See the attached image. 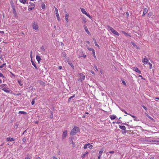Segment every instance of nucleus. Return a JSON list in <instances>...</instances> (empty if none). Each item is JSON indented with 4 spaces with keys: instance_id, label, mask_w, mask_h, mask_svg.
<instances>
[{
    "instance_id": "nucleus-55",
    "label": "nucleus",
    "mask_w": 159,
    "mask_h": 159,
    "mask_svg": "<svg viewBox=\"0 0 159 159\" xmlns=\"http://www.w3.org/2000/svg\"><path fill=\"white\" fill-rule=\"evenodd\" d=\"M52 158L53 159H58V158L55 157H53Z\"/></svg>"
},
{
    "instance_id": "nucleus-16",
    "label": "nucleus",
    "mask_w": 159,
    "mask_h": 159,
    "mask_svg": "<svg viewBox=\"0 0 159 159\" xmlns=\"http://www.w3.org/2000/svg\"><path fill=\"white\" fill-rule=\"evenodd\" d=\"M84 29L85 30L86 32L88 34H90V33L89 32V31L88 30L87 27L85 25H84Z\"/></svg>"
},
{
    "instance_id": "nucleus-7",
    "label": "nucleus",
    "mask_w": 159,
    "mask_h": 159,
    "mask_svg": "<svg viewBox=\"0 0 159 159\" xmlns=\"http://www.w3.org/2000/svg\"><path fill=\"white\" fill-rule=\"evenodd\" d=\"M67 134V130H65L63 133L62 135V139H65L66 136Z\"/></svg>"
},
{
    "instance_id": "nucleus-10",
    "label": "nucleus",
    "mask_w": 159,
    "mask_h": 159,
    "mask_svg": "<svg viewBox=\"0 0 159 159\" xmlns=\"http://www.w3.org/2000/svg\"><path fill=\"white\" fill-rule=\"evenodd\" d=\"M133 70L141 74V71L137 67L133 68Z\"/></svg>"
},
{
    "instance_id": "nucleus-37",
    "label": "nucleus",
    "mask_w": 159,
    "mask_h": 159,
    "mask_svg": "<svg viewBox=\"0 0 159 159\" xmlns=\"http://www.w3.org/2000/svg\"><path fill=\"white\" fill-rule=\"evenodd\" d=\"M82 21L84 23H86V19L85 18H83L82 19Z\"/></svg>"
},
{
    "instance_id": "nucleus-14",
    "label": "nucleus",
    "mask_w": 159,
    "mask_h": 159,
    "mask_svg": "<svg viewBox=\"0 0 159 159\" xmlns=\"http://www.w3.org/2000/svg\"><path fill=\"white\" fill-rule=\"evenodd\" d=\"M89 153V152L86 151L84 154H82L81 156V157L83 158H84Z\"/></svg>"
},
{
    "instance_id": "nucleus-12",
    "label": "nucleus",
    "mask_w": 159,
    "mask_h": 159,
    "mask_svg": "<svg viewBox=\"0 0 159 159\" xmlns=\"http://www.w3.org/2000/svg\"><path fill=\"white\" fill-rule=\"evenodd\" d=\"M6 139L8 141H13L15 140V139L14 138L10 137L7 138Z\"/></svg>"
},
{
    "instance_id": "nucleus-15",
    "label": "nucleus",
    "mask_w": 159,
    "mask_h": 159,
    "mask_svg": "<svg viewBox=\"0 0 159 159\" xmlns=\"http://www.w3.org/2000/svg\"><path fill=\"white\" fill-rule=\"evenodd\" d=\"M36 59L37 61L39 62V61L41 60V57L38 55L36 56Z\"/></svg>"
},
{
    "instance_id": "nucleus-40",
    "label": "nucleus",
    "mask_w": 159,
    "mask_h": 159,
    "mask_svg": "<svg viewBox=\"0 0 159 159\" xmlns=\"http://www.w3.org/2000/svg\"><path fill=\"white\" fill-rule=\"evenodd\" d=\"M131 43L134 47H135L136 46V44L134 43L133 42H131Z\"/></svg>"
},
{
    "instance_id": "nucleus-19",
    "label": "nucleus",
    "mask_w": 159,
    "mask_h": 159,
    "mask_svg": "<svg viewBox=\"0 0 159 159\" xmlns=\"http://www.w3.org/2000/svg\"><path fill=\"white\" fill-rule=\"evenodd\" d=\"M38 82L40 84L42 85H44L45 84L43 81L41 80H39Z\"/></svg>"
},
{
    "instance_id": "nucleus-38",
    "label": "nucleus",
    "mask_w": 159,
    "mask_h": 159,
    "mask_svg": "<svg viewBox=\"0 0 159 159\" xmlns=\"http://www.w3.org/2000/svg\"><path fill=\"white\" fill-rule=\"evenodd\" d=\"M5 65H6L5 63H4L2 65H1L0 66V68H2Z\"/></svg>"
},
{
    "instance_id": "nucleus-29",
    "label": "nucleus",
    "mask_w": 159,
    "mask_h": 159,
    "mask_svg": "<svg viewBox=\"0 0 159 159\" xmlns=\"http://www.w3.org/2000/svg\"><path fill=\"white\" fill-rule=\"evenodd\" d=\"M19 113L24 114H26V113L25 112L21 111H19Z\"/></svg>"
},
{
    "instance_id": "nucleus-34",
    "label": "nucleus",
    "mask_w": 159,
    "mask_h": 159,
    "mask_svg": "<svg viewBox=\"0 0 159 159\" xmlns=\"http://www.w3.org/2000/svg\"><path fill=\"white\" fill-rule=\"evenodd\" d=\"M147 116L151 120H154V119L151 117L150 116L147 114Z\"/></svg>"
},
{
    "instance_id": "nucleus-30",
    "label": "nucleus",
    "mask_w": 159,
    "mask_h": 159,
    "mask_svg": "<svg viewBox=\"0 0 159 159\" xmlns=\"http://www.w3.org/2000/svg\"><path fill=\"white\" fill-rule=\"evenodd\" d=\"M122 33L125 35H128V36H130V35H129V34H128L127 33H126L124 31H123L122 32Z\"/></svg>"
},
{
    "instance_id": "nucleus-9",
    "label": "nucleus",
    "mask_w": 159,
    "mask_h": 159,
    "mask_svg": "<svg viewBox=\"0 0 159 159\" xmlns=\"http://www.w3.org/2000/svg\"><path fill=\"white\" fill-rule=\"evenodd\" d=\"M35 7V4H33V6L31 7L30 5H29L28 6V10L30 11L33 9Z\"/></svg>"
},
{
    "instance_id": "nucleus-23",
    "label": "nucleus",
    "mask_w": 159,
    "mask_h": 159,
    "mask_svg": "<svg viewBox=\"0 0 159 159\" xmlns=\"http://www.w3.org/2000/svg\"><path fill=\"white\" fill-rule=\"evenodd\" d=\"M19 1L21 3L25 4L26 3L27 0H20Z\"/></svg>"
},
{
    "instance_id": "nucleus-59",
    "label": "nucleus",
    "mask_w": 159,
    "mask_h": 159,
    "mask_svg": "<svg viewBox=\"0 0 159 159\" xmlns=\"http://www.w3.org/2000/svg\"><path fill=\"white\" fill-rule=\"evenodd\" d=\"M101 156H100L99 155V156H98V159H100Z\"/></svg>"
},
{
    "instance_id": "nucleus-60",
    "label": "nucleus",
    "mask_w": 159,
    "mask_h": 159,
    "mask_svg": "<svg viewBox=\"0 0 159 159\" xmlns=\"http://www.w3.org/2000/svg\"><path fill=\"white\" fill-rule=\"evenodd\" d=\"M83 57L84 58H85L86 57V55H84L83 56Z\"/></svg>"
},
{
    "instance_id": "nucleus-57",
    "label": "nucleus",
    "mask_w": 159,
    "mask_h": 159,
    "mask_svg": "<svg viewBox=\"0 0 159 159\" xmlns=\"http://www.w3.org/2000/svg\"><path fill=\"white\" fill-rule=\"evenodd\" d=\"M36 159H41V158L39 157H36Z\"/></svg>"
},
{
    "instance_id": "nucleus-56",
    "label": "nucleus",
    "mask_w": 159,
    "mask_h": 159,
    "mask_svg": "<svg viewBox=\"0 0 159 159\" xmlns=\"http://www.w3.org/2000/svg\"><path fill=\"white\" fill-rule=\"evenodd\" d=\"M139 77H141L142 79H143V77H142V75H139Z\"/></svg>"
},
{
    "instance_id": "nucleus-22",
    "label": "nucleus",
    "mask_w": 159,
    "mask_h": 159,
    "mask_svg": "<svg viewBox=\"0 0 159 159\" xmlns=\"http://www.w3.org/2000/svg\"><path fill=\"white\" fill-rule=\"evenodd\" d=\"M110 118L111 120H113L116 119V116L115 115H111L110 116Z\"/></svg>"
},
{
    "instance_id": "nucleus-32",
    "label": "nucleus",
    "mask_w": 159,
    "mask_h": 159,
    "mask_svg": "<svg viewBox=\"0 0 159 159\" xmlns=\"http://www.w3.org/2000/svg\"><path fill=\"white\" fill-rule=\"evenodd\" d=\"M18 82L20 85L22 86V85L23 84L21 81L18 80Z\"/></svg>"
},
{
    "instance_id": "nucleus-48",
    "label": "nucleus",
    "mask_w": 159,
    "mask_h": 159,
    "mask_svg": "<svg viewBox=\"0 0 159 159\" xmlns=\"http://www.w3.org/2000/svg\"><path fill=\"white\" fill-rule=\"evenodd\" d=\"M51 115L50 116V117L51 118H52L53 117V114H52V111L51 112Z\"/></svg>"
},
{
    "instance_id": "nucleus-53",
    "label": "nucleus",
    "mask_w": 159,
    "mask_h": 159,
    "mask_svg": "<svg viewBox=\"0 0 159 159\" xmlns=\"http://www.w3.org/2000/svg\"><path fill=\"white\" fill-rule=\"evenodd\" d=\"M94 68H95L96 69V70H97V71L98 70L97 67V66H94Z\"/></svg>"
},
{
    "instance_id": "nucleus-6",
    "label": "nucleus",
    "mask_w": 159,
    "mask_h": 159,
    "mask_svg": "<svg viewBox=\"0 0 159 159\" xmlns=\"http://www.w3.org/2000/svg\"><path fill=\"white\" fill-rule=\"evenodd\" d=\"M5 92H6L7 93H10V89L7 87H5V88H3V89H2Z\"/></svg>"
},
{
    "instance_id": "nucleus-2",
    "label": "nucleus",
    "mask_w": 159,
    "mask_h": 159,
    "mask_svg": "<svg viewBox=\"0 0 159 159\" xmlns=\"http://www.w3.org/2000/svg\"><path fill=\"white\" fill-rule=\"evenodd\" d=\"M33 29L36 30H39V26L37 22H34L32 23Z\"/></svg>"
},
{
    "instance_id": "nucleus-17",
    "label": "nucleus",
    "mask_w": 159,
    "mask_h": 159,
    "mask_svg": "<svg viewBox=\"0 0 159 159\" xmlns=\"http://www.w3.org/2000/svg\"><path fill=\"white\" fill-rule=\"evenodd\" d=\"M1 89H2L3 88H5V87H7V85L6 84H2V85H1Z\"/></svg>"
},
{
    "instance_id": "nucleus-58",
    "label": "nucleus",
    "mask_w": 159,
    "mask_h": 159,
    "mask_svg": "<svg viewBox=\"0 0 159 159\" xmlns=\"http://www.w3.org/2000/svg\"><path fill=\"white\" fill-rule=\"evenodd\" d=\"M91 72L92 74H95V73L94 71H91Z\"/></svg>"
},
{
    "instance_id": "nucleus-61",
    "label": "nucleus",
    "mask_w": 159,
    "mask_h": 159,
    "mask_svg": "<svg viewBox=\"0 0 159 159\" xmlns=\"http://www.w3.org/2000/svg\"><path fill=\"white\" fill-rule=\"evenodd\" d=\"M133 118H135V116H132V115H130Z\"/></svg>"
},
{
    "instance_id": "nucleus-13",
    "label": "nucleus",
    "mask_w": 159,
    "mask_h": 159,
    "mask_svg": "<svg viewBox=\"0 0 159 159\" xmlns=\"http://www.w3.org/2000/svg\"><path fill=\"white\" fill-rule=\"evenodd\" d=\"M148 9L147 8H145L143 10V14L142 16H143L144 15H145L148 12Z\"/></svg>"
},
{
    "instance_id": "nucleus-20",
    "label": "nucleus",
    "mask_w": 159,
    "mask_h": 159,
    "mask_svg": "<svg viewBox=\"0 0 159 159\" xmlns=\"http://www.w3.org/2000/svg\"><path fill=\"white\" fill-rule=\"evenodd\" d=\"M69 16V14L68 13L66 14L65 15V20L66 22H68V17Z\"/></svg>"
},
{
    "instance_id": "nucleus-54",
    "label": "nucleus",
    "mask_w": 159,
    "mask_h": 159,
    "mask_svg": "<svg viewBox=\"0 0 159 159\" xmlns=\"http://www.w3.org/2000/svg\"><path fill=\"white\" fill-rule=\"evenodd\" d=\"M69 64L73 68L74 67V66H73V65H72V63H69Z\"/></svg>"
},
{
    "instance_id": "nucleus-28",
    "label": "nucleus",
    "mask_w": 159,
    "mask_h": 159,
    "mask_svg": "<svg viewBox=\"0 0 159 159\" xmlns=\"http://www.w3.org/2000/svg\"><path fill=\"white\" fill-rule=\"evenodd\" d=\"M89 145V143H88V144H85L84 146V149H86L87 148L88 146Z\"/></svg>"
},
{
    "instance_id": "nucleus-18",
    "label": "nucleus",
    "mask_w": 159,
    "mask_h": 159,
    "mask_svg": "<svg viewBox=\"0 0 159 159\" xmlns=\"http://www.w3.org/2000/svg\"><path fill=\"white\" fill-rule=\"evenodd\" d=\"M119 128L120 129L124 130H125L126 129L124 125H120Z\"/></svg>"
},
{
    "instance_id": "nucleus-52",
    "label": "nucleus",
    "mask_w": 159,
    "mask_h": 159,
    "mask_svg": "<svg viewBox=\"0 0 159 159\" xmlns=\"http://www.w3.org/2000/svg\"><path fill=\"white\" fill-rule=\"evenodd\" d=\"M58 68L59 70H61L62 69V67L61 66H59L58 67Z\"/></svg>"
},
{
    "instance_id": "nucleus-50",
    "label": "nucleus",
    "mask_w": 159,
    "mask_h": 159,
    "mask_svg": "<svg viewBox=\"0 0 159 159\" xmlns=\"http://www.w3.org/2000/svg\"><path fill=\"white\" fill-rule=\"evenodd\" d=\"M25 159H31L30 157H25Z\"/></svg>"
},
{
    "instance_id": "nucleus-11",
    "label": "nucleus",
    "mask_w": 159,
    "mask_h": 159,
    "mask_svg": "<svg viewBox=\"0 0 159 159\" xmlns=\"http://www.w3.org/2000/svg\"><path fill=\"white\" fill-rule=\"evenodd\" d=\"M104 150V148H101L99 152V155L100 156H102L103 152Z\"/></svg>"
},
{
    "instance_id": "nucleus-45",
    "label": "nucleus",
    "mask_w": 159,
    "mask_h": 159,
    "mask_svg": "<svg viewBox=\"0 0 159 159\" xmlns=\"http://www.w3.org/2000/svg\"><path fill=\"white\" fill-rule=\"evenodd\" d=\"M88 49L89 51H93V49L91 48H88Z\"/></svg>"
},
{
    "instance_id": "nucleus-26",
    "label": "nucleus",
    "mask_w": 159,
    "mask_h": 159,
    "mask_svg": "<svg viewBox=\"0 0 159 159\" xmlns=\"http://www.w3.org/2000/svg\"><path fill=\"white\" fill-rule=\"evenodd\" d=\"M56 16L57 17V20H60V18L58 13H56Z\"/></svg>"
},
{
    "instance_id": "nucleus-62",
    "label": "nucleus",
    "mask_w": 159,
    "mask_h": 159,
    "mask_svg": "<svg viewBox=\"0 0 159 159\" xmlns=\"http://www.w3.org/2000/svg\"><path fill=\"white\" fill-rule=\"evenodd\" d=\"M30 3V5L31 7L33 6V4H34V3Z\"/></svg>"
},
{
    "instance_id": "nucleus-33",
    "label": "nucleus",
    "mask_w": 159,
    "mask_h": 159,
    "mask_svg": "<svg viewBox=\"0 0 159 159\" xmlns=\"http://www.w3.org/2000/svg\"><path fill=\"white\" fill-rule=\"evenodd\" d=\"M41 49L42 51H43V52H44L45 51L44 48V46H42L41 47Z\"/></svg>"
},
{
    "instance_id": "nucleus-39",
    "label": "nucleus",
    "mask_w": 159,
    "mask_h": 159,
    "mask_svg": "<svg viewBox=\"0 0 159 159\" xmlns=\"http://www.w3.org/2000/svg\"><path fill=\"white\" fill-rule=\"evenodd\" d=\"M0 77L4 78V76L3 75V74L0 72Z\"/></svg>"
},
{
    "instance_id": "nucleus-41",
    "label": "nucleus",
    "mask_w": 159,
    "mask_h": 159,
    "mask_svg": "<svg viewBox=\"0 0 159 159\" xmlns=\"http://www.w3.org/2000/svg\"><path fill=\"white\" fill-rule=\"evenodd\" d=\"M19 123L16 122L15 124V126L17 127L19 126Z\"/></svg>"
},
{
    "instance_id": "nucleus-47",
    "label": "nucleus",
    "mask_w": 159,
    "mask_h": 159,
    "mask_svg": "<svg viewBox=\"0 0 159 159\" xmlns=\"http://www.w3.org/2000/svg\"><path fill=\"white\" fill-rule=\"evenodd\" d=\"M45 5L44 4H43L42 5V8H43V9H44L45 8Z\"/></svg>"
},
{
    "instance_id": "nucleus-64",
    "label": "nucleus",
    "mask_w": 159,
    "mask_h": 159,
    "mask_svg": "<svg viewBox=\"0 0 159 159\" xmlns=\"http://www.w3.org/2000/svg\"><path fill=\"white\" fill-rule=\"evenodd\" d=\"M137 49H139V48L136 45V46L135 47Z\"/></svg>"
},
{
    "instance_id": "nucleus-24",
    "label": "nucleus",
    "mask_w": 159,
    "mask_h": 159,
    "mask_svg": "<svg viewBox=\"0 0 159 159\" xmlns=\"http://www.w3.org/2000/svg\"><path fill=\"white\" fill-rule=\"evenodd\" d=\"M92 51L93 54V57L95 58H96V56H95V50L93 49V51Z\"/></svg>"
},
{
    "instance_id": "nucleus-4",
    "label": "nucleus",
    "mask_w": 159,
    "mask_h": 159,
    "mask_svg": "<svg viewBox=\"0 0 159 159\" xmlns=\"http://www.w3.org/2000/svg\"><path fill=\"white\" fill-rule=\"evenodd\" d=\"M84 79L85 75L83 74L80 73V78L78 80V81L81 82L84 80Z\"/></svg>"
},
{
    "instance_id": "nucleus-51",
    "label": "nucleus",
    "mask_w": 159,
    "mask_h": 159,
    "mask_svg": "<svg viewBox=\"0 0 159 159\" xmlns=\"http://www.w3.org/2000/svg\"><path fill=\"white\" fill-rule=\"evenodd\" d=\"M109 152L110 153H114V151H110V152Z\"/></svg>"
},
{
    "instance_id": "nucleus-46",
    "label": "nucleus",
    "mask_w": 159,
    "mask_h": 159,
    "mask_svg": "<svg viewBox=\"0 0 159 159\" xmlns=\"http://www.w3.org/2000/svg\"><path fill=\"white\" fill-rule=\"evenodd\" d=\"M55 10L56 12V13H58V9L56 8H55Z\"/></svg>"
},
{
    "instance_id": "nucleus-25",
    "label": "nucleus",
    "mask_w": 159,
    "mask_h": 159,
    "mask_svg": "<svg viewBox=\"0 0 159 159\" xmlns=\"http://www.w3.org/2000/svg\"><path fill=\"white\" fill-rule=\"evenodd\" d=\"M93 40H94V42L95 45L96 46H97L98 47H99V46L97 44L96 40L95 39H93Z\"/></svg>"
},
{
    "instance_id": "nucleus-36",
    "label": "nucleus",
    "mask_w": 159,
    "mask_h": 159,
    "mask_svg": "<svg viewBox=\"0 0 159 159\" xmlns=\"http://www.w3.org/2000/svg\"><path fill=\"white\" fill-rule=\"evenodd\" d=\"M26 141V138H24L23 139L22 141L24 142H25Z\"/></svg>"
},
{
    "instance_id": "nucleus-8",
    "label": "nucleus",
    "mask_w": 159,
    "mask_h": 159,
    "mask_svg": "<svg viewBox=\"0 0 159 159\" xmlns=\"http://www.w3.org/2000/svg\"><path fill=\"white\" fill-rule=\"evenodd\" d=\"M148 59L147 58H146V57H145V58L143 59L142 61V62L144 63V64H147L148 63Z\"/></svg>"
},
{
    "instance_id": "nucleus-31",
    "label": "nucleus",
    "mask_w": 159,
    "mask_h": 159,
    "mask_svg": "<svg viewBox=\"0 0 159 159\" xmlns=\"http://www.w3.org/2000/svg\"><path fill=\"white\" fill-rule=\"evenodd\" d=\"M36 98H34L33 100L32 101V102H31V104L32 105H33L34 104V103H35V101H34V100Z\"/></svg>"
},
{
    "instance_id": "nucleus-49",
    "label": "nucleus",
    "mask_w": 159,
    "mask_h": 159,
    "mask_svg": "<svg viewBox=\"0 0 159 159\" xmlns=\"http://www.w3.org/2000/svg\"><path fill=\"white\" fill-rule=\"evenodd\" d=\"M142 107L144 109H145V110H147V107L144 106L143 105L142 106Z\"/></svg>"
},
{
    "instance_id": "nucleus-3",
    "label": "nucleus",
    "mask_w": 159,
    "mask_h": 159,
    "mask_svg": "<svg viewBox=\"0 0 159 159\" xmlns=\"http://www.w3.org/2000/svg\"><path fill=\"white\" fill-rule=\"evenodd\" d=\"M108 29L110 30L111 32L113 33L114 34H115L119 36V33L117 32L112 27H110V26L108 27Z\"/></svg>"
},
{
    "instance_id": "nucleus-42",
    "label": "nucleus",
    "mask_w": 159,
    "mask_h": 159,
    "mask_svg": "<svg viewBox=\"0 0 159 159\" xmlns=\"http://www.w3.org/2000/svg\"><path fill=\"white\" fill-rule=\"evenodd\" d=\"M88 147L90 148V149H91L93 147V145H89L88 146Z\"/></svg>"
},
{
    "instance_id": "nucleus-5",
    "label": "nucleus",
    "mask_w": 159,
    "mask_h": 159,
    "mask_svg": "<svg viewBox=\"0 0 159 159\" xmlns=\"http://www.w3.org/2000/svg\"><path fill=\"white\" fill-rule=\"evenodd\" d=\"M81 12L82 13L84 14H85L87 16L89 17V18H91V16L88 14L86 12L85 10L83 8H80Z\"/></svg>"
},
{
    "instance_id": "nucleus-44",
    "label": "nucleus",
    "mask_w": 159,
    "mask_h": 159,
    "mask_svg": "<svg viewBox=\"0 0 159 159\" xmlns=\"http://www.w3.org/2000/svg\"><path fill=\"white\" fill-rule=\"evenodd\" d=\"M122 83L125 85H126V84L125 81L122 80Z\"/></svg>"
},
{
    "instance_id": "nucleus-1",
    "label": "nucleus",
    "mask_w": 159,
    "mask_h": 159,
    "mask_svg": "<svg viewBox=\"0 0 159 159\" xmlns=\"http://www.w3.org/2000/svg\"><path fill=\"white\" fill-rule=\"evenodd\" d=\"M79 131L78 127L75 126L71 131L70 134L71 135H74L77 133Z\"/></svg>"
},
{
    "instance_id": "nucleus-21",
    "label": "nucleus",
    "mask_w": 159,
    "mask_h": 159,
    "mask_svg": "<svg viewBox=\"0 0 159 159\" xmlns=\"http://www.w3.org/2000/svg\"><path fill=\"white\" fill-rule=\"evenodd\" d=\"M31 62L32 65L37 70L38 68L36 66V65H35V62H34V61H31Z\"/></svg>"
},
{
    "instance_id": "nucleus-35",
    "label": "nucleus",
    "mask_w": 159,
    "mask_h": 159,
    "mask_svg": "<svg viewBox=\"0 0 159 159\" xmlns=\"http://www.w3.org/2000/svg\"><path fill=\"white\" fill-rule=\"evenodd\" d=\"M148 64L149 65V68L151 69L152 68V65L150 62L148 63Z\"/></svg>"
},
{
    "instance_id": "nucleus-27",
    "label": "nucleus",
    "mask_w": 159,
    "mask_h": 159,
    "mask_svg": "<svg viewBox=\"0 0 159 159\" xmlns=\"http://www.w3.org/2000/svg\"><path fill=\"white\" fill-rule=\"evenodd\" d=\"M75 95L74 94L72 96H71V97H70L69 99H68V102H70V100L71 99H72V98H74V97H75Z\"/></svg>"
},
{
    "instance_id": "nucleus-43",
    "label": "nucleus",
    "mask_w": 159,
    "mask_h": 159,
    "mask_svg": "<svg viewBox=\"0 0 159 159\" xmlns=\"http://www.w3.org/2000/svg\"><path fill=\"white\" fill-rule=\"evenodd\" d=\"M32 53H33V52H32V51H30V57L31 58H32Z\"/></svg>"
},
{
    "instance_id": "nucleus-63",
    "label": "nucleus",
    "mask_w": 159,
    "mask_h": 159,
    "mask_svg": "<svg viewBox=\"0 0 159 159\" xmlns=\"http://www.w3.org/2000/svg\"><path fill=\"white\" fill-rule=\"evenodd\" d=\"M124 112L125 113H126V114H128V115H129V114H128V113H127V112H126V111H124Z\"/></svg>"
}]
</instances>
